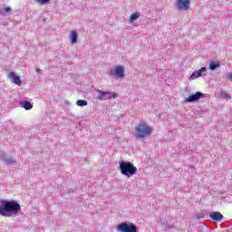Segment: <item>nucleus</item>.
I'll list each match as a JSON object with an SVG mask.
<instances>
[{"label":"nucleus","instance_id":"obj_1","mask_svg":"<svg viewBox=\"0 0 232 232\" xmlns=\"http://www.w3.org/2000/svg\"><path fill=\"white\" fill-rule=\"evenodd\" d=\"M21 214V205L19 202L12 199H0V217H19Z\"/></svg>","mask_w":232,"mask_h":232},{"label":"nucleus","instance_id":"obj_2","mask_svg":"<svg viewBox=\"0 0 232 232\" xmlns=\"http://www.w3.org/2000/svg\"><path fill=\"white\" fill-rule=\"evenodd\" d=\"M153 133V128L145 121H141L135 127V137L136 139H146L149 135Z\"/></svg>","mask_w":232,"mask_h":232},{"label":"nucleus","instance_id":"obj_3","mask_svg":"<svg viewBox=\"0 0 232 232\" xmlns=\"http://www.w3.org/2000/svg\"><path fill=\"white\" fill-rule=\"evenodd\" d=\"M119 169L121 175H124L129 179L137 174V167H134L133 163L130 161H120Z\"/></svg>","mask_w":232,"mask_h":232},{"label":"nucleus","instance_id":"obj_4","mask_svg":"<svg viewBox=\"0 0 232 232\" xmlns=\"http://www.w3.org/2000/svg\"><path fill=\"white\" fill-rule=\"evenodd\" d=\"M118 232H137V226L133 223L128 224L126 222L121 223L117 226Z\"/></svg>","mask_w":232,"mask_h":232},{"label":"nucleus","instance_id":"obj_5","mask_svg":"<svg viewBox=\"0 0 232 232\" xmlns=\"http://www.w3.org/2000/svg\"><path fill=\"white\" fill-rule=\"evenodd\" d=\"M98 97L99 101H111V99H117L119 94L115 92H104V91H98Z\"/></svg>","mask_w":232,"mask_h":232},{"label":"nucleus","instance_id":"obj_6","mask_svg":"<svg viewBox=\"0 0 232 232\" xmlns=\"http://www.w3.org/2000/svg\"><path fill=\"white\" fill-rule=\"evenodd\" d=\"M189 5H191L189 0H176L175 6L179 12H188Z\"/></svg>","mask_w":232,"mask_h":232},{"label":"nucleus","instance_id":"obj_7","mask_svg":"<svg viewBox=\"0 0 232 232\" xmlns=\"http://www.w3.org/2000/svg\"><path fill=\"white\" fill-rule=\"evenodd\" d=\"M110 75L111 77H117L118 79H122L124 77V66L117 65L114 69L110 71Z\"/></svg>","mask_w":232,"mask_h":232},{"label":"nucleus","instance_id":"obj_8","mask_svg":"<svg viewBox=\"0 0 232 232\" xmlns=\"http://www.w3.org/2000/svg\"><path fill=\"white\" fill-rule=\"evenodd\" d=\"M0 159L6 166H17V161L14 158L7 156L5 151H0Z\"/></svg>","mask_w":232,"mask_h":232},{"label":"nucleus","instance_id":"obj_9","mask_svg":"<svg viewBox=\"0 0 232 232\" xmlns=\"http://www.w3.org/2000/svg\"><path fill=\"white\" fill-rule=\"evenodd\" d=\"M203 97H206V94H204L200 92H197L195 94H192V95L188 96V98H186L184 100V102H186V103L197 102V101H200V99H203Z\"/></svg>","mask_w":232,"mask_h":232},{"label":"nucleus","instance_id":"obj_10","mask_svg":"<svg viewBox=\"0 0 232 232\" xmlns=\"http://www.w3.org/2000/svg\"><path fill=\"white\" fill-rule=\"evenodd\" d=\"M204 72H206V67H201L199 70L194 71L188 77V81H195V79L202 77V73H204Z\"/></svg>","mask_w":232,"mask_h":232},{"label":"nucleus","instance_id":"obj_11","mask_svg":"<svg viewBox=\"0 0 232 232\" xmlns=\"http://www.w3.org/2000/svg\"><path fill=\"white\" fill-rule=\"evenodd\" d=\"M209 218H211V220H214L215 222H220V220L224 219V216L218 211L211 212L209 214Z\"/></svg>","mask_w":232,"mask_h":232},{"label":"nucleus","instance_id":"obj_12","mask_svg":"<svg viewBox=\"0 0 232 232\" xmlns=\"http://www.w3.org/2000/svg\"><path fill=\"white\" fill-rule=\"evenodd\" d=\"M9 78L13 79V82L14 84H16V86H21V84H23V82H21V78L17 75H15V72H11L9 73Z\"/></svg>","mask_w":232,"mask_h":232},{"label":"nucleus","instance_id":"obj_13","mask_svg":"<svg viewBox=\"0 0 232 232\" xmlns=\"http://www.w3.org/2000/svg\"><path fill=\"white\" fill-rule=\"evenodd\" d=\"M69 39L72 44H77V39H79V34H77V31H72Z\"/></svg>","mask_w":232,"mask_h":232},{"label":"nucleus","instance_id":"obj_14","mask_svg":"<svg viewBox=\"0 0 232 232\" xmlns=\"http://www.w3.org/2000/svg\"><path fill=\"white\" fill-rule=\"evenodd\" d=\"M20 106L21 108H24V110H32V108H34V105L32 104L31 102L28 101H22L20 102Z\"/></svg>","mask_w":232,"mask_h":232},{"label":"nucleus","instance_id":"obj_15","mask_svg":"<svg viewBox=\"0 0 232 232\" xmlns=\"http://www.w3.org/2000/svg\"><path fill=\"white\" fill-rule=\"evenodd\" d=\"M217 68H220V63L213 61L209 63V70L211 72H215Z\"/></svg>","mask_w":232,"mask_h":232},{"label":"nucleus","instance_id":"obj_16","mask_svg":"<svg viewBox=\"0 0 232 232\" xmlns=\"http://www.w3.org/2000/svg\"><path fill=\"white\" fill-rule=\"evenodd\" d=\"M139 17H140V12H136V13L132 14L130 18V23H133L134 21H137V19H139Z\"/></svg>","mask_w":232,"mask_h":232},{"label":"nucleus","instance_id":"obj_17","mask_svg":"<svg viewBox=\"0 0 232 232\" xmlns=\"http://www.w3.org/2000/svg\"><path fill=\"white\" fill-rule=\"evenodd\" d=\"M10 12H12V8L9 6L0 9L1 15H5V14H10Z\"/></svg>","mask_w":232,"mask_h":232},{"label":"nucleus","instance_id":"obj_18","mask_svg":"<svg viewBox=\"0 0 232 232\" xmlns=\"http://www.w3.org/2000/svg\"><path fill=\"white\" fill-rule=\"evenodd\" d=\"M77 106L82 107V106H88V102L85 100H78L76 102Z\"/></svg>","mask_w":232,"mask_h":232},{"label":"nucleus","instance_id":"obj_19","mask_svg":"<svg viewBox=\"0 0 232 232\" xmlns=\"http://www.w3.org/2000/svg\"><path fill=\"white\" fill-rule=\"evenodd\" d=\"M39 5H46V3H50V0H35Z\"/></svg>","mask_w":232,"mask_h":232},{"label":"nucleus","instance_id":"obj_20","mask_svg":"<svg viewBox=\"0 0 232 232\" xmlns=\"http://www.w3.org/2000/svg\"><path fill=\"white\" fill-rule=\"evenodd\" d=\"M222 97L224 99H231V97L229 96V94H227L226 92H222Z\"/></svg>","mask_w":232,"mask_h":232},{"label":"nucleus","instance_id":"obj_21","mask_svg":"<svg viewBox=\"0 0 232 232\" xmlns=\"http://www.w3.org/2000/svg\"><path fill=\"white\" fill-rule=\"evenodd\" d=\"M162 227H163L164 231H169V229H171V227H173V226H167V225H165Z\"/></svg>","mask_w":232,"mask_h":232},{"label":"nucleus","instance_id":"obj_22","mask_svg":"<svg viewBox=\"0 0 232 232\" xmlns=\"http://www.w3.org/2000/svg\"><path fill=\"white\" fill-rule=\"evenodd\" d=\"M36 73H41V69L37 68L36 69Z\"/></svg>","mask_w":232,"mask_h":232}]
</instances>
